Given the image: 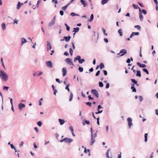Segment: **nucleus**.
Returning <instances> with one entry per match:
<instances>
[{
	"label": "nucleus",
	"instance_id": "7",
	"mask_svg": "<svg viewBox=\"0 0 158 158\" xmlns=\"http://www.w3.org/2000/svg\"><path fill=\"white\" fill-rule=\"evenodd\" d=\"M127 121L129 128H130L131 126L132 125V119L131 118H127Z\"/></svg>",
	"mask_w": 158,
	"mask_h": 158
},
{
	"label": "nucleus",
	"instance_id": "51",
	"mask_svg": "<svg viewBox=\"0 0 158 158\" xmlns=\"http://www.w3.org/2000/svg\"><path fill=\"white\" fill-rule=\"evenodd\" d=\"M69 129L71 131V132H73L74 131L73 129V127L72 126H71L69 127Z\"/></svg>",
	"mask_w": 158,
	"mask_h": 158
},
{
	"label": "nucleus",
	"instance_id": "2",
	"mask_svg": "<svg viewBox=\"0 0 158 158\" xmlns=\"http://www.w3.org/2000/svg\"><path fill=\"white\" fill-rule=\"evenodd\" d=\"M0 77H2V78L4 81H7L8 79V76L6 73L3 70H0Z\"/></svg>",
	"mask_w": 158,
	"mask_h": 158
},
{
	"label": "nucleus",
	"instance_id": "29",
	"mask_svg": "<svg viewBox=\"0 0 158 158\" xmlns=\"http://www.w3.org/2000/svg\"><path fill=\"white\" fill-rule=\"evenodd\" d=\"M118 32L119 33L120 36H122L123 35V32L122 30L120 29L118 31Z\"/></svg>",
	"mask_w": 158,
	"mask_h": 158
},
{
	"label": "nucleus",
	"instance_id": "14",
	"mask_svg": "<svg viewBox=\"0 0 158 158\" xmlns=\"http://www.w3.org/2000/svg\"><path fill=\"white\" fill-rule=\"evenodd\" d=\"M25 105L24 104L19 103V107L20 110H22L23 108L25 107Z\"/></svg>",
	"mask_w": 158,
	"mask_h": 158
},
{
	"label": "nucleus",
	"instance_id": "47",
	"mask_svg": "<svg viewBox=\"0 0 158 158\" xmlns=\"http://www.w3.org/2000/svg\"><path fill=\"white\" fill-rule=\"evenodd\" d=\"M42 122L40 121H39L37 122V125L39 126L40 127H41L42 125Z\"/></svg>",
	"mask_w": 158,
	"mask_h": 158
},
{
	"label": "nucleus",
	"instance_id": "21",
	"mask_svg": "<svg viewBox=\"0 0 158 158\" xmlns=\"http://www.w3.org/2000/svg\"><path fill=\"white\" fill-rule=\"evenodd\" d=\"M131 85H132V86L131 87V89H132V91L133 92H136V89L134 86V84H132Z\"/></svg>",
	"mask_w": 158,
	"mask_h": 158
},
{
	"label": "nucleus",
	"instance_id": "8",
	"mask_svg": "<svg viewBox=\"0 0 158 158\" xmlns=\"http://www.w3.org/2000/svg\"><path fill=\"white\" fill-rule=\"evenodd\" d=\"M92 93L95 95L97 98H98L99 94L97 91L95 89H92L91 91Z\"/></svg>",
	"mask_w": 158,
	"mask_h": 158
},
{
	"label": "nucleus",
	"instance_id": "19",
	"mask_svg": "<svg viewBox=\"0 0 158 158\" xmlns=\"http://www.w3.org/2000/svg\"><path fill=\"white\" fill-rule=\"evenodd\" d=\"M27 42V41L25 38H22L21 39V45H23L24 44L26 43Z\"/></svg>",
	"mask_w": 158,
	"mask_h": 158
},
{
	"label": "nucleus",
	"instance_id": "53",
	"mask_svg": "<svg viewBox=\"0 0 158 158\" xmlns=\"http://www.w3.org/2000/svg\"><path fill=\"white\" fill-rule=\"evenodd\" d=\"M104 75L105 76H106L107 75V72L106 70H103V71Z\"/></svg>",
	"mask_w": 158,
	"mask_h": 158
},
{
	"label": "nucleus",
	"instance_id": "20",
	"mask_svg": "<svg viewBox=\"0 0 158 158\" xmlns=\"http://www.w3.org/2000/svg\"><path fill=\"white\" fill-rule=\"evenodd\" d=\"M80 2L83 5L84 7H85L87 5V3L86 1L84 0H81Z\"/></svg>",
	"mask_w": 158,
	"mask_h": 158
},
{
	"label": "nucleus",
	"instance_id": "13",
	"mask_svg": "<svg viewBox=\"0 0 158 158\" xmlns=\"http://www.w3.org/2000/svg\"><path fill=\"white\" fill-rule=\"evenodd\" d=\"M62 71L63 73V76H64L66 74V73H67V71L66 69V68H65V67L63 68L62 69Z\"/></svg>",
	"mask_w": 158,
	"mask_h": 158
},
{
	"label": "nucleus",
	"instance_id": "46",
	"mask_svg": "<svg viewBox=\"0 0 158 158\" xmlns=\"http://www.w3.org/2000/svg\"><path fill=\"white\" fill-rule=\"evenodd\" d=\"M56 82L59 83H61L62 82V81H60L59 79L58 78H56Z\"/></svg>",
	"mask_w": 158,
	"mask_h": 158
},
{
	"label": "nucleus",
	"instance_id": "52",
	"mask_svg": "<svg viewBox=\"0 0 158 158\" xmlns=\"http://www.w3.org/2000/svg\"><path fill=\"white\" fill-rule=\"evenodd\" d=\"M100 73V70L98 71L97 72V73L95 74V76H98Z\"/></svg>",
	"mask_w": 158,
	"mask_h": 158
},
{
	"label": "nucleus",
	"instance_id": "57",
	"mask_svg": "<svg viewBox=\"0 0 158 158\" xmlns=\"http://www.w3.org/2000/svg\"><path fill=\"white\" fill-rule=\"evenodd\" d=\"M139 101L140 102H142L143 100V98L142 96H139Z\"/></svg>",
	"mask_w": 158,
	"mask_h": 158
},
{
	"label": "nucleus",
	"instance_id": "42",
	"mask_svg": "<svg viewBox=\"0 0 158 158\" xmlns=\"http://www.w3.org/2000/svg\"><path fill=\"white\" fill-rule=\"evenodd\" d=\"M110 149L108 150L106 152V157L108 158H110V157H109V151H110Z\"/></svg>",
	"mask_w": 158,
	"mask_h": 158
},
{
	"label": "nucleus",
	"instance_id": "44",
	"mask_svg": "<svg viewBox=\"0 0 158 158\" xmlns=\"http://www.w3.org/2000/svg\"><path fill=\"white\" fill-rule=\"evenodd\" d=\"M133 6L134 8L135 9H137L139 8V7L135 5V4H133L132 5Z\"/></svg>",
	"mask_w": 158,
	"mask_h": 158
},
{
	"label": "nucleus",
	"instance_id": "34",
	"mask_svg": "<svg viewBox=\"0 0 158 158\" xmlns=\"http://www.w3.org/2000/svg\"><path fill=\"white\" fill-rule=\"evenodd\" d=\"M102 31L103 32L104 34L105 35L107 36V34L106 33L105 29L104 28L102 27Z\"/></svg>",
	"mask_w": 158,
	"mask_h": 158
},
{
	"label": "nucleus",
	"instance_id": "41",
	"mask_svg": "<svg viewBox=\"0 0 158 158\" xmlns=\"http://www.w3.org/2000/svg\"><path fill=\"white\" fill-rule=\"evenodd\" d=\"M9 88V87L4 86L3 87V89L4 90H6L7 91L8 90Z\"/></svg>",
	"mask_w": 158,
	"mask_h": 158
},
{
	"label": "nucleus",
	"instance_id": "25",
	"mask_svg": "<svg viewBox=\"0 0 158 158\" xmlns=\"http://www.w3.org/2000/svg\"><path fill=\"white\" fill-rule=\"evenodd\" d=\"M69 5V4L68 3L65 6L62 7V9L63 10H65L66 9L67 7Z\"/></svg>",
	"mask_w": 158,
	"mask_h": 158
},
{
	"label": "nucleus",
	"instance_id": "1",
	"mask_svg": "<svg viewBox=\"0 0 158 158\" xmlns=\"http://www.w3.org/2000/svg\"><path fill=\"white\" fill-rule=\"evenodd\" d=\"M98 131H97L95 133L93 134V130L92 127L90 128V132H91V139L90 141V145H93L95 141V138L97 136V133Z\"/></svg>",
	"mask_w": 158,
	"mask_h": 158
},
{
	"label": "nucleus",
	"instance_id": "28",
	"mask_svg": "<svg viewBox=\"0 0 158 158\" xmlns=\"http://www.w3.org/2000/svg\"><path fill=\"white\" fill-rule=\"evenodd\" d=\"M2 29L4 30L6 28V24L4 23H3L2 24Z\"/></svg>",
	"mask_w": 158,
	"mask_h": 158
},
{
	"label": "nucleus",
	"instance_id": "58",
	"mask_svg": "<svg viewBox=\"0 0 158 158\" xmlns=\"http://www.w3.org/2000/svg\"><path fill=\"white\" fill-rule=\"evenodd\" d=\"M60 15L61 16H62L63 15H64V11L63 10H60Z\"/></svg>",
	"mask_w": 158,
	"mask_h": 158
},
{
	"label": "nucleus",
	"instance_id": "63",
	"mask_svg": "<svg viewBox=\"0 0 158 158\" xmlns=\"http://www.w3.org/2000/svg\"><path fill=\"white\" fill-rule=\"evenodd\" d=\"M88 98L89 100L90 99H93L94 98L91 97V96L90 95H89L88 96Z\"/></svg>",
	"mask_w": 158,
	"mask_h": 158
},
{
	"label": "nucleus",
	"instance_id": "26",
	"mask_svg": "<svg viewBox=\"0 0 158 158\" xmlns=\"http://www.w3.org/2000/svg\"><path fill=\"white\" fill-rule=\"evenodd\" d=\"M73 94L72 92H70V95L69 96V101H71L73 99Z\"/></svg>",
	"mask_w": 158,
	"mask_h": 158
},
{
	"label": "nucleus",
	"instance_id": "50",
	"mask_svg": "<svg viewBox=\"0 0 158 158\" xmlns=\"http://www.w3.org/2000/svg\"><path fill=\"white\" fill-rule=\"evenodd\" d=\"M84 152L85 153H87V152H89V153H90V150L89 149H85Z\"/></svg>",
	"mask_w": 158,
	"mask_h": 158
},
{
	"label": "nucleus",
	"instance_id": "24",
	"mask_svg": "<svg viewBox=\"0 0 158 158\" xmlns=\"http://www.w3.org/2000/svg\"><path fill=\"white\" fill-rule=\"evenodd\" d=\"M137 73L136 76L138 77H140L141 76V72L140 70H137L136 71Z\"/></svg>",
	"mask_w": 158,
	"mask_h": 158
},
{
	"label": "nucleus",
	"instance_id": "55",
	"mask_svg": "<svg viewBox=\"0 0 158 158\" xmlns=\"http://www.w3.org/2000/svg\"><path fill=\"white\" fill-rule=\"evenodd\" d=\"M102 110H98V112H95V114H99L102 113Z\"/></svg>",
	"mask_w": 158,
	"mask_h": 158
},
{
	"label": "nucleus",
	"instance_id": "4",
	"mask_svg": "<svg viewBox=\"0 0 158 158\" xmlns=\"http://www.w3.org/2000/svg\"><path fill=\"white\" fill-rule=\"evenodd\" d=\"M81 57L80 56H77L74 59V61L75 62L77 60H78V62L80 64H82L83 62L85 61V60L84 59H81Z\"/></svg>",
	"mask_w": 158,
	"mask_h": 158
},
{
	"label": "nucleus",
	"instance_id": "33",
	"mask_svg": "<svg viewBox=\"0 0 158 158\" xmlns=\"http://www.w3.org/2000/svg\"><path fill=\"white\" fill-rule=\"evenodd\" d=\"M139 17L140 21H142L143 19V17L142 15V13H139Z\"/></svg>",
	"mask_w": 158,
	"mask_h": 158
},
{
	"label": "nucleus",
	"instance_id": "17",
	"mask_svg": "<svg viewBox=\"0 0 158 158\" xmlns=\"http://www.w3.org/2000/svg\"><path fill=\"white\" fill-rule=\"evenodd\" d=\"M71 38L70 36L69 35L68 36H64V39L66 41L68 42L70 40Z\"/></svg>",
	"mask_w": 158,
	"mask_h": 158
},
{
	"label": "nucleus",
	"instance_id": "38",
	"mask_svg": "<svg viewBox=\"0 0 158 158\" xmlns=\"http://www.w3.org/2000/svg\"><path fill=\"white\" fill-rule=\"evenodd\" d=\"M94 15L93 14H92L91 15L90 19L89 20V22H91L94 19Z\"/></svg>",
	"mask_w": 158,
	"mask_h": 158
},
{
	"label": "nucleus",
	"instance_id": "62",
	"mask_svg": "<svg viewBox=\"0 0 158 158\" xmlns=\"http://www.w3.org/2000/svg\"><path fill=\"white\" fill-rule=\"evenodd\" d=\"M64 55L65 56H68L69 54L67 51H66L64 52Z\"/></svg>",
	"mask_w": 158,
	"mask_h": 158
},
{
	"label": "nucleus",
	"instance_id": "31",
	"mask_svg": "<svg viewBox=\"0 0 158 158\" xmlns=\"http://www.w3.org/2000/svg\"><path fill=\"white\" fill-rule=\"evenodd\" d=\"M99 66L100 69H102L104 68L105 66L103 63H101L99 65Z\"/></svg>",
	"mask_w": 158,
	"mask_h": 158
},
{
	"label": "nucleus",
	"instance_id": "6",
	"mask_svg": "<svg viewBox=\"0 0 158 158\" xmlns=\"http://www.w3.org/2000/svg\"><path fill=\"white\" fill-rule=\"evenodd\" d=\"M127 51L126 50V49H122L120 51V53H118L117 55H119L120 53H122L120 55V56H123L124 55H125V54H127Z\"/></svg>",
	"mask_w": 158,
	"mask_h": 158
},
{
	"label": "nucleus",
	"instance_id": "56",
	"mask_svg": "<svg viewBox=\"0 0 158 158\" xmlns=\"http://www.w3.org/2000/svg\"><path fill=\"white\" fill-rule=\"evenodd\" d=\"M110 86V84L109 83H107L106 84V89H108L109 88Z\"/></svg>",
	"mask_w": 158,
	"mask_h": 158
},
{
	"label": "nucleus",
	"instance_id": "16",
	"mask_svg": "<svg viewBox=\"0 0 158 158\" xmlns=\"http://www.w3.org/2000/svg\"><path fill=\"white\" fill-rule=\"evenodd\" d=\"M82 124L83 125H85V124L89 125L90 124V122L89 120H84L82 122Z\"/></svg>",
	"mask_w": 158,
	"mask_h": 158
},
{
	"label": "nucleus",
	"instance_id": "45",
	"mask_svg": "<svg viewBox=\"0 0 158 158\" xmlns=\"http://www.w3.org/2000/svg\"><path fill=\"white\" fill-rule=\"evenodd\" d=\"M43 100V98H41L39 101V105L40 106H41L42 105V103L41 101Z\"/></svg>",
	"mask_w": 158,
	"mask_h": 158
},
{
	"label": "nucleus",
	"instance_id": "15",
	"mask_svg": "<svg viewBox=\"0 0 158 158\" xmlns=\"http://www.w3.org/2000/svg\"><path fill=\"white\" fill-rule=\"evenodd\" d=\"M137 64L141 68H144L146 67V65L145 64H142L139 62L137 63Z\"/></svg>",
	"mask_w": 158,
	"mask_h": 158
},
{
	"label": "nucleus",
	"instance_id": "22",
	"mask_svg": "<svg viewBox=\"0 0 158 158\" xmlns=\"http://www.w3.org/2000/svg\"><path fill=\"white\" fill-rule=\"evenodd\" d=\"M109 0H102L101 3L102 5H104L106 3L108 2Z\"/></svg>",
	"mask_w": 158,
	"mask_h": 158
},
{
	"label": "nucleus",
	"instance_id": "10",
	"mask_svg": "<svg viewBox=\"0 0 158 158\" xmlns=\"http://www.w3.org/2000/svg\"><path fill=\"white\" fill-rule=\"evenodd\" d=\"M46 64L47 67L51 68L52 67V64L51 61H48L46 62Z\"/></svg>",
	"mask_w": 158,
	"mask_h": 158
},
{
	"label": "nucleus",
	"instance_id": "64",
	"mask_svg": "<svg viewBox=\"0 0 158 158\" xmlns=\"http://www.w3.org/2000/svg\"><path fill=\"white\" fill-rule=\"evenodd\" d=\"M34 129L35 130V131H36V132H38L39 130L37 127H35L34 128Z\"/></svg>",
	"mask_w": 158,
	"mask_h": 158
},
{
	"label": "nucleus",
	"instance_id": "35",
	"mask_svg": "<svg viewBox=\"0 0 158 158\" xmlns=\"http://www.w3.org/2000/svg\"><path fill=\"white\" fill-rule=\"evenodd\" d=\"M142 71L146 73L147 74H149V72L148 70L146 69H142Z\"/></svg>",
	"mask_w": 158,
	"mask_h": 158
},
{
	"label": "nucleus",
	"instance_id": "37",
	"mask_svg": "<svg viewBox=\"0 0 158 158\" xmlns=\"http://www.w3.org/2000/svg\"><path fill=\"white\" fill-rule=\"evenodd\" d=\"M147 135H148V133H145L144 135V141L145 142H146L148 140L147 139Z\"/></svg>",
	"mask_w": 158,
	"mask_h": 158
},
{
	"label": "nucleus",
	"instance_id": "11",
	"mask_svg": "<svg viewBox=\"0 0 158 158\" xmlns=\"http://www.w3.org/2000/svg\"><path fill=\"white\" fill-rule=\"evenodd\" d=\"M47 51H48L51 49L52 46L50 43L49 41H47Z\"/></svg>",
	"mask_w": 158,
	"mask_h": 158
},
{
	"label": "nucleus",
	"instance_id": "40",
	"mask_svg": "<svg viewBox=\"0 0 158 158\" xmlns=\"http://www.w3.org/2000/svg\"><path fill=\"white\" fill-rule=\"evenodd\" d=\"M99 85L100 87H102L103 86V84L102 82L101 81H99Z\"/></svg>",
	"mask_w": 158,
	"mask_h": 158
},
{
	"label": "nucleus",
	"instance_id": "18",
	"mask_svg": "<svg viewBox=\"0 0 158 158\" xmlns=\"http://www.w3.org/2000/svg\"><path fill=\"white\" fill-rule=\"evenodd\" d=\"M23 5V3H21L20 2H19L17 6V10H19L21 6Z\"/></svg>",
	"mask_w": 158,
	"mask_h": 158
},
{
	"label": "nucleus",
	"instance_id": "12",
	"mask_svg": "<svg viewBox=\"0 0 158 158\" xmlns=\"http://www.w3.org/2000/svg\"><path fill=\"white\" fill-rule=\"evenodd\" d=\"M139 32H133L130 35V38H132L134 35H139Z\"/></svg>",
	"mask_w": 158,
	"mask_h": 158
},
{
	"label": "nucleus",
	"instance_id": "48",
	"mask_svg": "<svg viewBox=\"0 0 158 158\" xmlns=\"http://www.w3.org/2000/svg\"><path fill=\"white\" fill-rule=\"evenodd\" d=\"M69 53H70V55H73V51L72 48H70L69 49Z\"/></svg>",
	"mask_w": 158,
	"mask_h": 158
},
{
	"label": "nucleus",
	"instance_id": "5",
	"mask_svg": "<svg viewBox=\"0 0 158 158\" xmlns=\"http://www.w3.org/2000/svg\"><path fill=\"white\" fill-rule=\"evenodd\" d=\"M65 61L68 64L70 65H72L74 66V64L73 63L72 60L70 58H67L65 60Z\"/></svg>",
	"mask_w": 158,
	"mask_h": 158
},
{
	"label": "nucleus",
	"instance_id": "30",
	"mask_svg": "<svg viewBox=\"0 0 158 158\" xmlns=\"http://www.w3.org/2000/svg\"><path fill=\"white\" fill-rule=\"evenodd\" d=\"M70 84L69 83H68L67 85H66L65 89L67 90L69 92L70 91L69 89V86Z\"/></svg>",
	"mask_w": 158,
	"mask_h": 158
},
{
	"label": "nucleus",
	"instance_id": "61",
	"mask_svg": "<svg viewBox=\"0 0 158 158\" xmlns=\"http://www.w3.org/2000/svg\"><path fill=\"white\" fill-rule=\"evenodd\" d=\"M18 20L15 19L14 22L13 24H14L15 23H16V24H17L18 23Z\"/></svg>",
	"mask_w": 158,
	"mask_h": 158
},
{
	"label": "nucleus",
	"instance_id": "60",
	"mask_svg": "<svg viewBox=\"0 0 158 158\" xmlns=\"http://www.w3.org/2000/svg\"><path fill=\"white\" fill-rule=\"evenodd\" d=\"M52 2L53 3H54L56 4L58 3V1L56 0H52Z\"/></svg>",
	"mask_w": 158,
	"mask_h": 158
},
{
	"label": "nucleus",
	"instance_id": "39",
	"mask_svg": "<svg viewBox=\"0 0 158 158\" xmlns=\"http://www.w3.org/2000/svg\"><path fill=\"white\" fill-rule=\"evenodd\" d=\"M134 27L135 28H137L138 30H139L141 29V27L139 25H137L135 26Z\"/></svg>",
	"mask_w": 158,
	"mask_h": 158
},
{
	"label": "nucleus",
	"instance_id": "36",
	"mask_svg": "<svg viewBox=\"0 0 158 158\" xmlns=\"http://www.w3.org/2000/svg\"><path fill=\"white\" fill-rule=\"evenodd\" d=\"M131 81H132V82L134 83V84H137V81H136L135 80V79H131Z\"/></svg>",
	"mask_w": 158,
	"mask_h": 158
},
{
	"label": "nucleus",
	"instance_id": "43",
	"mask_svg": "<svg viewBox=\"0 0 158 158\" xmlns=\"http://www.w3.org/2000/svg\"><path fill=\"white\" fill-rule=\"evenodd\" d=\"M78 70L80 72H82L83 71V68L81 67H79L78 68Z\"/></svg>",
	"mask_w": 158,
	"mask_h": 158
},
{
	"label": "nucleus",
	"instance_id": "9",
	"mask_svg": "<svg viewBox=\"0 0 158 158\" xmlns=\"http://www.w3.org/2000/svg\"><path fill=\"white\" fill-rule=\"evenodd\" d=\"M55 21L56 16L54 17L53 19L51 20V21L49 23L48 26L50 27L53 25L55 23Z\"/></svg>",
	"mask_w": 158,
	"mask_h": 158
},
{
	"label": "nucleus",
	"instance_id": "27",
	"mask_svg": "<svg viewBox=\"0 0 158 158\" xmlns=\"http://www.w3.org/2000/svg\"><path fill=\"white\" fill-rule=\"evenodd\" d=\"M74 30L73 31V32L74 31L75 33L78 32L79 30V28L78 27H77L76 28H73Z\"/></svg>",
	"mask_w": 158,
	"mask_h": 158
},
{
	"label": "nucleus",
	"instance_id": "59",
	"mask_svg": "<svg viewBox=\"0 0 158 158\" xmlns=\"http://www.w3.org/2000/svg\"><path fill=\"white\" fill-rule=\"evenodd\" d=\"M142 11L144 14L146 15L147 14V11L145 10H143Z\"/></svg>",
	"mask_w": 158,
	"mask_h": 158
},
{
	"label": "nucleus",
	"instance_id": "32",
	"mask_svg": "<svg viewBox=\"0 0 158 158\" xmlns=\"http://www.w3.org/2000/svg\"><path fill=\"white\" fill-rule=\"evenodd\" d=\"M70 15L72 16H79L80 15L78 14H76L74 12H72L70 14Z\"/></svg>",
	"mask_w": 158,
	"mask_h": 158
},
{
	"label": "nucleus",
	"instance_id": "49",
	"mask_svg": "<svg viewBox=\"0 0 158 158\" xmlns=\"http://www.w3.org/2000/svg\"><path fill=\"white\" fill-rule=\"evenodd\" d=\"M86 104L87 105L89 106L90 107H91V106L92 103L91 102H86Z\"/></svg>",
	"mask_w": 158,
	"mask_h": 158
},
{
	"label": "nucleus",
	"instance_id": "23",
	"mask_svg": "<svg viewBox=\"0 0 158 158\" xmlns=\"http://www.w3.org/2000/svg\"><path fill=\"white\" fill-rule=\"evenodd\" d=\"M59 121L61 125H62L64 123L65 121L63 119H59Z\"/></svg>",
	"mask_w": 158,
	"mask_h": 158
},
{
	"label": "nucleus",
	"instance_id": "54",
	"mask_svg": "<svg viewBox=\"0 0 158 158\" xmlns=\"http://www.w3.org/2000/svg\"><path fill=\"white\" fill-rule=\"evenodd\" d=\"M42 0H38V1H37V3L36 4L37 7H38L39 6V4L41 2Z\"/></svg>",
	"mask_w": 158,
	"mask_h": 158
},
{
	"label": "nucleus",
	"instance_id": "3",
	"mask_svg": "<svg viewBox=\"0 0 158 158\" xmlns=\"http://www.w3.org/2000/svg\"><path fill=\"white\" fill-rule=\"evenodd\" d=\"M73 140L71 139L68 138H65L60 140V142L61 143H62L64 141V142L66 143H69L73 142Z\"/></svg>",
	"mask_w": 158,
	"mask_h": 158
}]
</instances>
